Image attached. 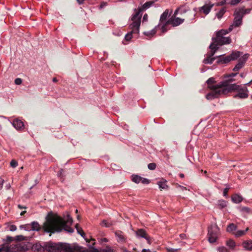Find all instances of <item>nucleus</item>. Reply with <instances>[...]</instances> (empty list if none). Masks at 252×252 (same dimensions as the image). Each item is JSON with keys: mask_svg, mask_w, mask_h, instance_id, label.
I'll use <instances>...</instances> for the list:
<instances>
[{"mask_svg": "<svg viewBox=\"0 0 252 252\" xmlns=\"http://www.w3.org/2000/svg\"><path fill=\"white\" fill-rule=\"evenodd\" d=\"M140 182H141L143 184H149L150 182V181L147 178L141 177V180L140 181Z\"/></svg>", "mask_w": 252, "mask_h": 252, "instance_id": "52", "label": "nucleus"}, {"mask_svg": "<svg viewBox=\"0 0 252 252\" xmlns=\"http://www.w3.org/2000/svg\"><path fill=\"white\" fill-rule=\"evenodd\" d=\"M238 74V72H234L233 73L229 74V75H227L225 77V78L227 79H233L232 78L235 77Z\"/></svg>", "mask_w": 252, "mask_h": 252, "instance_id": "49", "label": "nucleus"}, {"mask_svg": "<svg viewBox=\"0 0 252 252\" xmlns=\"http://www.w3.org/2000/svg\"><path fill=\"white\" fill-rule=\"evenodd\" d=\"M226 7H222L216 13L215 18H217L218 19L220 20L222 18L224 14L226 13Z\"/></svg>", "mask_w": 252, "mask_h": 252, "instance_id": "20", "label": "nucleus"}, {"mask_svg": "<svg viewBox=\"0 0 252 252\" xmlns=\"http://www.w3.org/2000/svg\"><path fill=\"white\" fill-rule=\"evenodd\" d=\"M230 32L229 28L227 30L222 29L216 33V37L212 38L213 42L211 44H213L219 48L220 46L230 44L231 42V39L230 37H225L224 35Z\"/></svg>", "mask_w": 252, "mask_h": 252, "instance_id": "2", "label": "nucleus"}, {"mask_svg": "<svg viewBox=\"0 0 252 252\" xmlns=\"http://www.w3.org/2000/svg\"><path fill=\"white\" fill-rule=\"evenodd\" d=\"M32 225L31 223L30 224H27L20 226L21 229H24L26 231H31L32 230Z\"/></svg>", "mask_w": 252, "mask_h": 252, "instance_id": "39", "label": "nucleus"}, {"mask_svg": "<svg viewBox=\"0 0 252 252\" xmlns=\"http://www.w3.org/2000/svg\"><path fill=\"white\" fill-rule=\"evenodd\" d=\"M6 229L10 231H14L16 230V226L15 225H7Z\"/></svg>", "mask_w": 252, "mask_h": 252, "instance_id": "48", "label": "nucleus"}, {"mask_svg": "<svg viewBox=\"0 0 252 252\" xmlns=\"http://www.w3.org/2000/svg\"><path fill=\"white\" fill-rule=\"evenodd\" d=\"M115 235L117 237V241L119 243H124L126 241V238L123 234L121 231L115 232Z\"/></svg>", "mask_w": 252, "mask_h": 252, "instance_id": "22", "label": "nucleus"}, {"mask_svg": "<svg viewBox=\"0 0 252 252\" xmlns=\"http://www.w3.org/2000/svg\"><path fill=\"white\" fill-rule=\"evenodd\" d=\"M209 88L212 91L206 94L205 97L208 100H213L216 98H218L220 95L223 94L221 92V88L219 86V84L216 86H210Z\"/></svg>", "mask_w": 252, "mask_h": 252, "instance_id": "9", "label": "nucleus"}, {"mask_svg": "<svg viewBox=\"0 0 252 252\" xmlns=\"http://www.w3.org/2000/svg\"><path fill=\"white\" fill-rule=\"evenodd\" d=\"M131 179L134 183L136 184H139L140 183L141 177L138 175L133 174L131 176Z\"/></svg>", "mask_w": 252, "mask_h": 252, "instance_id": "32", "label": "nucleus"}, {"mask_svg": "<svg viewBox=\"0 0 252 252\" xmlns=\"http://www.w3.org/2000/svg\"><path fill=\"white\" fill-rule=\"evenodd\" d=\"M217 206L218 208L222 209L227 206V202L224 200H219L217 204Z\"/></svg>", "mask_w": 252, "mask_h": 252, "instance_id": "31", "label": "nucleus"}, {"mask_svg": "<svg viewBox=\"0 0 252 252\" xmlns=\"http://www.w3.org/2000/svg\"><path fill=\"white\" fill-rule=\"evenodd\" d=\"M75 228L77 230V233L80 234L82 237L84 238L85 234L83 232L81 228L79 227L78 224L75 225Z\"/></svg>", "mask_w": 252, "mask_h": 252, "instance_id": "41", "label": "nucleus"}, {"mask_svg": "<svg viewBox=\"0 0 252 252\" xmlns=\"http://www.w3.org/2000/svg\"><path fill=\"white\" fill-rule=\"evenodd\" d=\"M215 5L214 3H212L211 1H206L204 5L199 7V11L203 12L206 15H208L211 9Z\"/></svg>", "mask_w": 252, "mask_h": 252, "instance_id": "17", "label": "nucleus"}, {"mask_svg": "<svg viewBox=\"0 0 252 252\" xmlns=\"http://www.w3.org/2000/svg\"><path fill=\"white\" fill-rule=\"evenodd\" d=\"M215 5L217 6H223L225 4H229V0H221L220 1L216 2Z\"/></svg>", "mask_w": 252, "mask_h": 252, "instance_id": "38", "label": "nucleus"}, {"mask_svg": "<svg viewBox=\"0 0 252 252\" xmlns=\"http://www.w3.org/2000/svg\"><path fill=\"white\" fill-rule=\"evenodd\" d=\"M132 23L129 24L128 28L131 31L127 32L125 36V39L129 41L131 40L132 37V35L133 34H136L137 35L139 33V30L141 23L139 22V20H131Z\"/></svg>", "mask_w": 252, "mask_h": 252, "instance_id": "7", "label": "nucleus"}, {"mask_svg": "<svg viewBox=\"0 0 252 252\" xmlns=\"http://www.w3.org/2000/svg\"><path fill=\"white\" fill-rule=\"evenodd\" d=\"M61 251H63V252H75V250H77L78 246H72L70 244L62 243L60 245Z\"/></svg>", "mask_w": 252, "mask_h": 252, "instance_id": "16", "label": "nucleus"}, {"mask_svg": "<svg viewBox=\"0 0 252 252\" xmlns=\"http://www.w3.org/2000/svg\"><path fill=\"white\" fill-rule=\"evenodd\" d=\"M249 229V227H247L245 230H239L236 231L235 233H234V235L236 237H241L242 236L244 235L246 233V232L248 231Z\"/></svg>", "mask_w": 252, "mask_h": 252, "instance_id": "29", "label": "nucleus"}, {"mask_svg": "<svg viewBox=\"0 0 252 252\" xmlns=\"http://www.w3.org/2000/svg\"><path fill=\"white\" fill-rule=\"evenodd\" d=\"M63 171V170L62 169L60 170V171L58 172V174H57V176L58 177L62 178V176Z\"/></svg>", "mask_w": 252, "mask_h": 252, "instance_id": "56", "label": "nucleus"}, {"mask_svg": "<svg viewBox=\"0 0 252 252\" xmlns=\"http://www.w3.org/2000/svg\"><path fill=\"white\" fill-rule=\"evenodd\" d=\"M231 199L233 202L238 204L243 201V198L240 194H235L232 196Z\"/></svg>", "mask_w": 252, "mask_h": 252, "instance_id": "23", "label": "nucleus"}, {"mask_svg": "<svg viewBox=\"0 0 252 252\" xmlns=\"http://www.w3.org/2000/svg\"><path fill=\"white\" fill-rule=\"evenodd\" d=\"M4 180L0 177V190L2 188Z\"/></svg>", "mask_w": 252, "mask_h": 252, "instance_id": "59", "label": "nucleus"}, {"mask_svg": "<svg viewBox=\"0 0 252 252\" xmlns=\"http://www.w3.org/2000/svg\"><path fill=\"white\" fill-rule=\"evenodd\" d=\"M233 16L234 17L233 22L228 28L229 31H232L234 28L239 27L242 24L244 17L237 9L234 11Z\"/></svg>", "mask_w": 252, "mask_h": 252, "instance_id": "11", "label": "nucleus"}, {"mask_svg": "<svg viewBox=\"0 0 252 252\" xmlns=\"http://www.w3.org/2000/svg\"><path fill=\"white\" fill-rule=\"evenodd\" d=\"M62 242L56 243L49 242L44 243V249L48 252H58L61 251Z\"/></svg>", "mask_w": 252, "mask_h": 252, "instance_id": "13", "label": "nucleus"}, {"mask_svg": "<svg viewBox=\"0 0 252 252\" xmlns=\"http://www.w3.org/2000/svg\"><path fill=\"white\" fill-rule=\"evenodd\" d=\"M157 165L155 163H150L148 165V168L149 170H153L156 168Z\"/></svg>", "mask_w": 252, "mask_h": 252, "instance_id": "47", "label": "nucleus"}, {"mask_svg": "<svg viewBox=\"0 0 252 252\" xmlns=\"http://www.w3.org/2000/svg\"><path fill=\"white\" fill-rule=\"evenodd\" d=\"M31 224L32 231H38L40 229V227L37 221H32Z\"/></svg>", "mask_w": 252, "mask_h": 252, "instance_id": "37", "label": "nucleus"}, {"mask_svg": "<svg viewBox=\"0 0 252 252\" xmlns=\"http://www.w3.org/2000/svg\"><path fill=\"white\" fill-rule=\"evenodd\" d=\"M234 79H227L226 80L221 81L219 83V86L221 88V92L223 94H226L227 93L232 91H238L242 87V85L237 84H229V82L234 81Z\"/></svg>", "mask_w": 252, "mask_h": 252, "instance_id": "3", "label": "nucleus"}, {"mask_svg": "<svg viewBox=\"0 0 252 252\" xmlns=\"http://www.w3.org/2000/svg\"><path fill=\"white\" fill-rule=\"evenodd\" d=\"M226 245L231 249H233L236 246L235 242L232 239H229L226 242Z\"/></svg>", "mask_w": 252, "mask_h": 252, "instance_id": "36", "label": "nucleus"}, {"mask_svg": "<svg viewBox=\"0 0 252 252\" xmlns=\"http://www.w3.org/2000/svg\"><path fill=\"white\" fill-rule=\"evenodd\" d=\"M206 83L208 84V87L210 86H214L213 85H212L213 84H214L215 82V78L214 77H211V78H209L207 81H206Z\"/></svg>", "mask_w": 252, "mask_h": 252, "instance_id": "45", "label": "nucleus"}, {"mask_svg": "<svg viewBox=\"0 0 252 252\" xmlns=\"http://www.w3.org/2000/svg\"><path fill=\"white\" fill-rule=\"evenodd\" d=\"M22 79L19 78H16L14 81L15 84L16 85H20L22 83Z\"/></svg>", "mask_w": 252, "mask_h": 252, "instance_id": "55", "label": "nucleus"}, {"mask_svg": "<svg viewBox=\"0 0 252 252\" xmlns=\"http://www.w3.org/2000/svg\"><path fill=\"white\" fill-rule=\"evenodd\" d=\"M107 5V2H102L99 5V9H102Z\"/></svg>", "mask_w": 252, "mask_h": 252, "instance_id": "57", "label": "nucleus"}, {"mask_svg": "<svg viewBox=\"0 0 252 252\" xmlns=\"http://www.w3.org/2000/svg\"><path fill=\"white\" fill-rule=\"evenodd\" d=\"M136 236L138 238H144L146 240L147 243L151 244V239L149 236L146 233V231L143 229H138L135 231Z\"/></svg>", "mask_w": 252, "mask_h": 252, "instance_id": "18", "label": "nucleus"}, {"mask_svg": "<svg viewBox=\"0 0 252 252\" xmlns=\"http://www.w3.org/2000/svg\"><path fill=\"white\" fill-rule=\"evenodd\" d=\"M143 22H147L148 21V15L147 14H145L143 17L142 19Z\"/></svg>", "mask_w": 252, "mask_h": 252, "instance_id": "58", "label": "nucleus"}, {"mask_svg": "<svg viewBox=\"0 0 252 252\" xmlns=\"http://www.w3.org/2000/svg\"><path fill=\"white\" fill-rule=\"evenodd\" d=\"M219 252H229L228 250L224 246L220 247L217 248Z\"/></svg>", "mask_w": 252, "mask_h": 252, "instance_id": "50", "label": "nucleus"}, {"mask_svg": "<svg viewBox=\"0 0 252 252\" xmlns=\"http://www.w3.org/2000/svg\"><path fill=\"white\" fill-rule=\"evenodd\" d=\"M237 228V226L235 224L232 223L229 224L226 229V230L229 233H231L234 234V233H235Z\"/></svg>", "mask_w": 252, "mask_h": 252, "instance_id": "25", "label": "nucleus"}, {"mask_svg": "<svg viewBox=\"0 0 252 252\" xmlns=\"http://www.w3.org/2000/svg\"><path fill=\"white\" fill-rule=\"evenodd\" d=\"M252 83V79L249 82L245 84L244 86H250Z\"/></svg>", "mask_w": 252, "mask_h": 252, "instance_id": "64", "label": "nucleus"}, {"mask_svg": "<svg viewBox=\"0 0 252 252\" xmlns=\"http://www.w3.org/2000/svg\"><path fill=\"white\" fill-rule=\"evenodd\" d=\"M45 220H73L68 212H64L62 216L52 211L49 212L45 217Z\"/></svg>", "mask_w": 252, "mask_h": 252, "instance_id": "6", "label": "nucleus"}, {"mask_svg": "<svg viewBox=\"0 0 252 252\" xmlns=\"http://www.w3.org/2000/svg\"><path fill=\"white\" fill-rule=\"evenodd\" d=\"M142 252H151L149 249H143L142 250Z\"/></svg>", "mask_w": 252, "mask_h": 252, "instance_id": "62", "label": "nucleus"}, {"mask_svg": "<svg viewBox=\"0 0 252 252\" xmlns=\"http://www.w3.org/2000/svg\"><path fill=\"white\" fill-rule=\"evenodd\" d=\"M179 249H173V248H168V249H167V250H168V252H177V251Z\"/></svg>", "mask_w": 252, "mask_h": 252, "instance_id": "60", "label": "nucleus"}, {"mask_svg": "<svg viewBox=\"0 0 252 252\" xmlns=\"http://www.w3.org/2000/svg\"><path fill=\"white\" fill-rule=\"evenodd\" d=\"M113 224L112 221H101L100 225L103 227H110Z\"/></svg>", "mask_w": 252, "mask_h": 252, "instance_id": "40", "label": "nucleus"}, {"mask_svg": "<svg viewBox=\"0 0 252 252\" xmlns=\"http://www.w3.org/2000/svg\"><path fill=\"white\" fill-rule=\"evenodd\" d=\"M158 28H159V24L157 25L155 27L154 29H152V30L148 31V32H144V35L146 36H153V35L155 34L156 33L157 30L158 29Z\"/></svg>", "mask_w": 252, "mask_h": 252, "instance_id": "30", "label": "nucleus"}, {"mask_svg": "<svg viewBox=\"0 0 252 252\" xmlns=\"http://www.w3.org/2000/svg\"><path fill=\"white\" fill-rule=\"evenodd\" d=\"M243 247L245 249L250 250L252 249V241L249 240L245 241L243 244Z\"/></svg>", "mask_w": 252, "mask_h": 252, "instance_id": "33", "label": "nucleus"}, {"mask_svg": "<svg viewBox=\"0 0 252 252\" xmlns=\"http://www.w3.org/2000/svg\"><path fill=\"white\" fill-rule=\"evenodd\" d=\"M60 221H44L43 228L44 231L47 233H54L55 232H60L63 230L72 233L74 229L67 226L64 223L59 224L58 222ZM62 222H67L68 221H61Z\"/></svg>", "mask_w": 252, "mask_h": 252, "instance_id": "1", "label": "nucleus"}, {"mask_svg": "<svg viewBox=\"0 0 252 252\" xmlns=\"http://www.w3.org/2000/svg\"><path fill=\"white\" fill-rule=\"evenodd\" d=\"M168 20L170 21V23L173 26H178L183 23L184 21V19H181L179 17H177L175 19H173L172 18H171Z\"/></svg>", "mask_w": 252, "mask_h": 252, "instance_id": "21", "label": "nucleus"}, {"mask_svg": "<svg viewBox=\"0 0 252 252\" xmlns=\"http://www.w3.org/2000/svg\"><path fill=\"white\" fill-rule=\"evenodd\" d=\"M241 211L249 213L251 212V209L247 207H243L241 208Z\"/></svg>", "mask_w": 252, "mask_h": 252, "instance_id": "54", "label": "nucleus"}, {"mask_svg": "<svg viewBox=\"0 0 252 252\" xmlns=\"http://www.w3.org/2000/svg\"><path fill=\"white\" fill-rule=\"evenodd\" d=\"M91 252H113V250L110 247H107L105 249L98 250L96 248H93Z\"/></svg>", "mask_w": 252, "mask_h": 252, "instance_id": "34", "label": "nucleus"}, {"mask_svg": "<svg viewBox=\"0 0 252 252\" xmlns=\"http://www.w3.org/2000/svg\"><path fill=\"white\" fill-rule=\"evenodd\" d=\"M237 9L244 17L245 15L249 14L251 12L252 10V7L251 8H245L244 6H242L237 8Z\"/></svg>", "mask_w": 252, "mask_h": 252, "instance_id": "26", "label": "nucleus"}, {"mask_svg": "<svg viewBox=\"0 0 252 252\" xmlns=\"http://www.w3.org/2000/svg\"><path fill=\"white\" fill-rule=\"evenodd\" d=\"M170 21L168 20L167 21L162 22V24L160 22L158 24H159V28H158V29H160L161 32L164 33L167 31L166 26L170 24Z\"/></svg>", "mask_w": 252, "mask_h": 252, "instance_id": "27", "label": "nucleus"}, {"mask_svg": "<svg viewBox=\"0 0 252 252\" xmlns=\"http://www.w3.org/2000/svg\"><path fill=\"white\" fill-rule=\"evenodd\" d=\"M178 9L179 10V13L181 14L185 13L189 10V8L188 7H186L184 5L180 6L178 8Z\"/></svg>", "mask_w": 252, "mask_h": 252, "instance_id": "42", "label": "nucleus"}, {"mask_svg": "<svg viewBox=\"0 0 252 252\" xmlns=\"http://www.w3.org/2000/svg\"><path fill=\"white\" fill-rule=\"evenodd\" d=\"M243 0H229V4L231 6H236L241 2Z\"/></svg>", "mask_w": 252, "mask_h": 252, "instance_id": "44", "label": "nucleus"}, {"mask_svg": "<svg viewBox=\"0 0 252 252\" xmlns=\"http://www.w3.org/2000/svg\"><path fill=\"white\" fill-rule=\"evenodd\" d=\"M168 15L169 10L166 9L160 16L159 21L161 24H162V23L163 22H166L165 21L168 16Z\"/></svg>", "mask_w": 252, "mask_h": 252, "instance_id": "28", "label": "nucleus"}, {"mask_svg": "<svg viewBox=\"0 0 252 252\" xmlns=\"http://www.w3.org/2000/svg\"><path fill=\"white\" fill-rule=\"evenodd\" d=\"M219 233L220 229L216 223L210 225L208 228V241L210 243H215L218 239Z\"/></svg>", "mask_w": 252, "mask_h": 252, "instance_id": "8", "label": "nucleus"}, {"mask_svg": "<svg viewBox=\"0 0 252 252\" xmlns=\"http://www.w3.org/2000/svg\"><path fill=\"white\" fill-rule=\"evenodd\" d=\"M14 240V237L7 236L5 239H3V243L8 244L7 242H11Z\"/></svg>", "mask_w": 252, "mask_h": 252, "instance_id": "43", "label": "nucleus"}, {"mask_svg": "<svg viewBox=\"0 0 252 252\" xmlns=\"http://www.w3.org/2000/svg\"><path fill=\"white\" fill-rule=\"evenodd\" d=\"M180 237L181 238L184 239L186 238V235L184 233H182L180 235Z\"/></svg>", "mask_w": 252, "mask_h": 252, "instance_id": "61", "label": "nucleus"}, {"mask_svg": "<svg viewBox=\"0 0 252 252\" xmlns=\"http://www.w3.org/2000/svg\"><path fill=\"white\" fill-rule=\"evenodd\" d=\"M158 185L159 188L161 189H166L168 188V186L166 184V181L165 180L158 181Z\"/></svg>", "mask_w": 252, "mask_h": 252, "instance_id": "35", "label": "nucleus"}, {"mask_svg": "<svg viewBox=\"0 0 252 252\" xmlns=\"http://www.w3.org/2000/svg\"><path fill=\"white\" fill-rule=\"evenodd\" d=\"M242 54V52L233 50L227 56H224V54L218 56L216 63L218 64H227L231 61L237 60Z\"/></svg>", "mask_w": 252, "mask_h": 252, "instance_id": "4", "label": "nucleus"}, {"mask_svg": "<svg viewBox=\"0 0 252 252\" xmlns=\"http://www.w3.org/2000/svg\"><path fill=\"white\" fill-rule=\"evenodd\" d=\"M1 252H19L22 250V247L18 244L9 245L3 243L1 245Z\"/></svg>", "mask_w": 252, "mask_h": 252, "instance_id": "12", "label": "nucleus"}, {"mask_svg": "<svg viewBox=\"0 0 252 252\" xmlns=\"http://www.w3.org/2000/svg\"><path fill=\"white\" fill-rule=\"evenodd\" d=\"M10 166L13 168L16 167L18 165L17 162L15 160H12L10 161Z\"/></svg>", "mask_w": 252, "mask_h": 252, "instance_id": "53", "label": "nucleus"}, {"mask_svg": "<svg viewBox=\"0 0 252 252\" xmlns=\"http://www.w3.org/2000/svg\"><path fill=\"white\" fill-rule=\"evenodd\" d=\"M240 77H241V78H245V77H246V74H245V73H241L240 74Z\"/></svg>", "mask_w": 252, "mask_h": 252, "instance_id": "63", "label": "nucleus"}, {"mask_svg": "<svg viewBox=\"0 0 252 252\" xmlns=\"http://www.w3.org/2000/svg\"><path fill=\"white\" fill-rule=\"evenodd\" d=\"M209 49H210L211 51L210 53H208L207 54L206 58L204 59L203 61V63L205 64H212L213 62L217 59V56L213 57L215 54L216 52L219 49V47H218L216 45H214L213 44H210L209 47Z\"/></svg>", "mask_w": 252, "mask_h": 252, "instance_id": "10", "label": "nucleus"}, {"mask_svg": "<svg viewBox=\"0 0 252 252\" xmlns=\"http://www.w3.org/2000/svg\"><path fill=\"white\" fill-rule=\"evenodd\" d=\"M249 57V54H245L243 56L240 57L238 60V63L235 65L232 70L234 72H238L239 71L242 69L245 65V64L248 59Z\"/></svg>", "mask_w": 252, "mask_h": 252, "instance_id": "14", "label": "nucleus"}, {"mask_svg": "<svg viewBox=\"0 0 252 252\" xmlns=\"http://www.w3.org/2000/svg\"><path fill=\"white\" fill-rule=\"evenodd\" d=\"M154 4V1H149L146 2L144 4H143L141 7H138L137 9H134V11L135 13L130 17V20H139V22L141 23V17H142V11H145L146 10L149 9L152 5Z\"/></svg>", "mask_w": 252, "mask_h": 252, "instance_id": "5", "label": "nucleus"}, {"mask_svg": "<svg viewBox=\"0 0 252 252\" xmlns=\"http://www.w3.org/2000/svg\"><path fill=\"white\" fill-rule=\"evenodd\" d=\"M226 186V187L224 189L223 191V195L224 196L227 197H228V191L230 189V187L228 185H225Z\"/></svg>", "mask_w": 252, "mask_h": 252, "instance_id": "46", "label": "nucleus"}, {"mask_svg": "<svg viewBox=\"0 0 252 252\" xmlns=\"http://www.w3.org/2000/svg\"><path fill=\"white\" fill-rule=\"evenodd\" d=\"M14 240L16 241H21L25 240V238L23 235H17L14 237Z\"/></svg>", "mask_w": 252, "mask_h": 252, "instance_id": "51", "label": "nucleus"}, {"mask_svg": "<svg viewBox=\"0 0 252 252\" xmlns=\"http://www.w3.org/2000/svg\"><path fill=\"white\" fill-rule=\"evenodd\" d=\"M238 93L233 96L235 98L246 99L249 96V91L246 86H242L240 89L237 91Z\"/></svg>", "mask_w": 252, "mask_h": 252, "instance_id": "15", "label": "nucleus"}, {"mask_svg": "<svg viewBox=\"0 0 252 252\" xmlns=\"http://www.w3.org/2000/svg\"><path fill=\"white\" fill-rule=\"evenodd\" d=\"M11 124L17 130H21L24 126L23 122L18 119H15Z\"/></svg>", "mask_w": 252, "mask_h": 252, "instance_id": "19", "label": "nucleus"}, {"mask_svg": "<svg viewBox=\"0 0 252 252\" xmlns=\"http://www.w3.org/2000/svg\"><path fill=\"white\" fill-rule=\"evenodd\" d=\"M32 249L34 251H36L37 252L44 251V243L43 244V245H41L39 243H36L33 245Z\"/></svg>", "mask_w": 252, "mask_h": 252, "instance_id": "24", "label": "nucleus"}]
</instances>
